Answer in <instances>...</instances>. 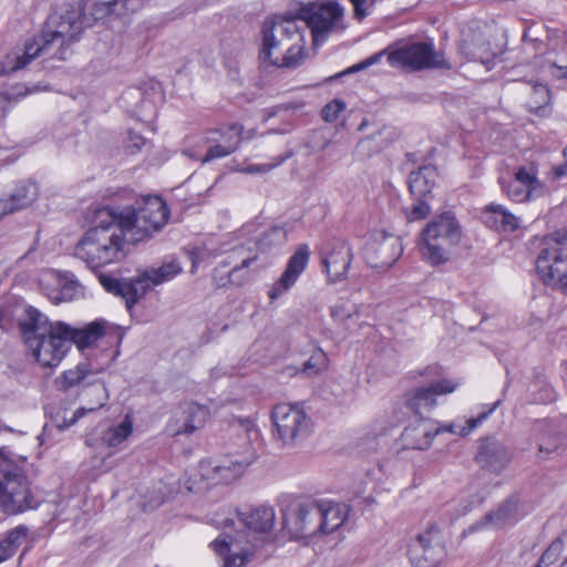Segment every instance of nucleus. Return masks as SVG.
Wrapping results in <instances>:
<instances>
[{
	"label": "nucleus",
	"mask_w": 567,
	"mask_h": 567,
	"mask_svg": "<svg viewBox=\"0 0 567 567\" xmlns=\"http://www.w3.org/2000/svg\"><path fill=\"white\" fill-rule=\"evenodd\" d=\"M546 238L554 240L558 247L567 251V227L546 236Z\"/></svg>",
	"instance_id": "57"
},
{
	"label": "nucleus",
	"mask_w": 567,
	"mask_h": 567,
	"mask_svg": "<svg viewBox=\"0 0 567 567\" xmlns=\"http://www.w3.org/2000/svg\"><path fill=\"white\" fill-rule=\"evenodd\" d=\"M7 214H10L3 199H0V218Z\"/></svg>",
	"instance_id": "60"
},
{
	"label": "nucleus",
	"mask_w": 567,
	"mask_h": 567,
	"mask_svg": "<svg viewBox=\"0 0 567 567\" xmlns=\"http://www.w3.org/2000/svg\"><path fill=\"white\" fill-rule=\"evenodd\" d=\"M28 93L29 90L20 85L0 92V118L4 117L7 113L8 103L17 101L19 97L25 96Z\"/></svg>",
	"instance_id": "43"
},
{
	"label": "nucleus",
	"mask_w": 567,
	"mask_h": 567,
	"mask_svg": "<svg viewBox=\"0 0 567 567\" xmlns=\"http://www.w3.org/2000/svg\"><path fill=\"white\" fill-rule=\"evenodd\" d=\"M243 127L239 124H230L212 128L205 132L203 141L205 144L230 145L239 147L241 143Z\"/></svg>",
	"instance_id": "30"
},
{
	"label": "nucleus",
	"mask_w": 567,
	"mask_h": 567,
	"mask_svg": "<svg viewBox=\"0 0 567 567\" xmlns=\"http://www.w3.org/2000/svg\"><path fill=\"white\" fill-rule=\"evenodd\" d=\"M564 155H565V157H567V146L564 150Z\"/></svg>",
	"instance_id": "64"
},
{
	"label": "nucleus",
	"mask_w": 567,
	"mask_h": 567,
	"mask_svg": "<svg viewBox=\"0 0 567 567\" xmlns=\"http://www.w3.org/2000/svg\"><path fill=\"white\" fill-rule=\"evenodd\" d=\"M512 460L509 449L494 437L481 441L475 461L481 468L494 474L502 473Z\"/></svg>",
	"instance_id": "20"
},
{
	"label": "nucleus",
	"mask_w": 567,
	"mask_h": 567,
	"mask_svg": "<svg viewBox=\"0 0 567 567\" xmlns=\"http://www.w3.org/2000/svg\"><path fill=\"white\" fill-rule=\"evenodd\" d=\"M92 22L81 4H63L47 18L38 37L27 41L23 49L9 52L2 63L1 73L9 74L24 69L34 59L66 61L74 53L85 29Z\"/></svg>",
	"instance_id": "2"
},
{
	"label": "nucleus",
	"mask_w": 567,
	"mask_h": 567,
	"mask_svg": "<svg viewBox=\"0 0 567 567\" xmlns=\"http://www.w3.org/2000/svg\"><path fill=\"white\" fill-rule=\"evenodd\" d=\"M208 148L205 156L202 158V163H208L218 158H224L226 156L235 153L239 147L230 146V145H217V144H207Z\"/></svg>",
	"instance_id": "45"
},
{
	"label": "nucleus",
	"mask_w": 567,
	"mask_h": 567,
	"mask_svg": "<svg viewBox=\"0 0 567 567\" xmlns=\"http://www.w3.org/2000/svg\"><path fill=\"white\" fill-rule=\"evenodd\" d=\"M257 255H254L251 257H247L243 259L240 265L234 267L229 271V281L235 285H241L244 280L246 279L245 274L243 272L246 268H248L254 261H256Z\"/></svg>",
	"instance_id": "50"
},
{
	"label": "nucleus",
	"mask_w": 567,
	"mask_h": 567,
	"mask_svg": "<svg viewBox=\"0 0 567 567\" xmlns=\"http://www.w3.org/2000/svg\"><path fill=\"white\" fill-rule=\"evenodd\" d=\"M56 281L58 289L53 293L48 295L54 303L70 301L79 292L80 285L74 280H66L56 277Z\"/></svg>",
	"instance_id": "39"
},
{
	"label": "nucleus",
	"mask_w": 567,
	"mask_h": 567,
	"mask_svg": "<svg viewBox=\"0 0 567 567\" xmlns=\"http://www.w3.org/2000/svg\"><path fill=\"white\" fill-rule=\"evenodd\" d=\"M91 373L89 365L79 364L75 369L64 371L60 380V389L68 391L70 388L80 384Z\"/></svg>",
	"instance_id": "40"
},
{
	"label": "nucleus",
	"mask_w": 567,
	"mask_h": 567,
	"mask_svg": "<svg viewBox=\"0 0 567 567\" xmlns=\"http://www.w3.org/2000/svg\"><path fill=\"white\" fill-rule=\"evenodd\" d=\"M408 555L414 567H436L445 556L439 527L431 525L419 534L409 544Z\"/></svg>",
	"instance_id": "16"
},
{
	"label": "nucleus",
	"mask_w": 567,
	"mask_h": 567,
	"mask_svg": "<svg viewBox=\"0 0 567 567\" xmlns=\"http://www.w3.org/2000/svg\"><path fill=\"white\" fill-rule=\"evenodd\" d=\"M223 533L210 543L214 551L223 558V567H244L250 561L254 551L250 547H243L239 551H233V546L240 545L244 542L245 535L241 533L231 534L229 528L235 526L233 518H224L215 522Z\"/></svg>",
	"instance_id": "15"
},
{
	"label": "nucleus",
	"mask_w": 567,
	"mask_h": 567,
	"mask_svg": "<svg viewBox=\"0 0 567 567\" xmlns=\"http://www.w3.org/2000/svg\"><path fill=\"white\" fill-rule=\"evenodd\" d=\"M484 225L499 233L511 234L520 227V218L501 204H489L481 212Z\"/></svg>",
	"instance_id": "26"
},
{
	"label": "nucleus",
	"mask_w": 567,
	"mask_h": 567,
	"mask_svg": "<svg viewBox=\"0 0 567 567\" xmlns=\"http://www.w3.org/2000/svg\"><path fill=\"white\" fill-rule=\"evenodd\" d=\"M99 279L106 291L125 300L127 310H131L145 296V281L138 280L137 277L130 280H120L109 275H100Z\"/></svg>",
	"instance_id": "24"
},
{
	"label": "nucleus",
	"mask_w": 567,
	"mask_h": 567,
	"mask_svg": "<svg viewBox=\"0 0 567 567\" xmlns=\"http://www.w3.org/2000/svg\"><path fill=\"white\" fill-rule=\"evenodd\" d=\"M89 391H90V393H92L96 398L95 405L90 406V408H79L74 412L72 419L69 422H65V423L59 425L60 429H66V427H69L71 425H73L86 412L96 411V410H99V409H101L102 406L105 405V403L107 401V392H106V386H105V384L103 382H101V381L92 382L90 384Z\"/></svg>",
	"instance_id": "35"
},
{
	"label": "nucleus",
	"mask_w": 567,
	"mask_h": 567,
	"mask_svg": "<svg viewBox=\"0 0 567 567\" xmlns=\"http://www.w3.org/2000/svg\"><path fill=\"white\" fill-rule=\"evenodd\" d=\"M127 141H128L127 147L131 148L132 152L141 151L146 142V140L142 135H140L133 131L128 132Z\"/></svg>",
	"instance_id": "56"
},
{
	"label": "nucleus",
	"mask_w": 567,
	"mask_h": 567,
	"mask_svg": "<svg viewBox=\"0 0 567 567\" xmlns=\"http://www.w3.org/2000/svg\"><path fill=\"white\" fill-rule=\"evenodd\" d=\"M367 125H368V121H367V120H363V121L360 123V125H359L358 130H359V131H363V130L365 128V126H367Z\"/></svg>",
	"instance_id": "62"
},
{
	"label": "nucleus",
	"mask_w": 567,
	"mask_h": 567,
	"mask_svg": "<svg viewBox=\"0 0 567 567\" xmlns=\"http://www.w3.org/2000/svg\"><path fill=\"white\" fill-rule=\"evenodd\" d=\"M25 344L35 361L45 368L58 367L74 343L79 350L93 347L105 333L104 321H93L76 329L62 321H50L33 307L19 321Z\"/></svg>",
	"instance_id": "3"
},
{
	"label": "nucleus",
	"mask_w": 567,
	"mask_h": 567,
	"mask_svg": "<svg viewBox=\"0 0 567 567\" xmlns=\"http://www.w3.org/2000/svg\"><path fill=\"white\" fill-rule=\"evenodd\" d=\"M309 247L307 245H300L289 258L287 267L280 278L270 288L268 296L271 300L279 298L296 284L309 262Z\"/></svg>",
	"instance_id": "22"
},
{
	"label": "nucleus",
	"mask_w": 567,
	"mask_h": 567,
	"mask_svg": "<svg viewBox=\"0 0 567 567\" xmlns=\"http://www.w3.org/2000/svg\"><path fill=\"white\" fill-rule=\"evenodd\" d=\"M289 154L285 156H279L275 163H267V164H259V165H249L245 172L249 174H256V173H267L280 164H282L285 161L289 158Z\"/></svg>",
	"instance_id": "54"
},
{
	"label": "nucleus",
	"mask_w": 567,
	"mask_h": 567,
	"mask_svg": "<svg viewBox=\"0 0 567 567\" xmlns=\"http://www.w3.org/2000/svg\"><path fill=\"white\" fill-rule=\"evenodd\" d=\"M117 16L134 13L142 9L147 0H118Z\"/></svg>",
	"instance_id": "53"
},
{
	"label": "nucleus",
	"mask_w": 567,
	"mask_h": 567,
	"mask_svg": "<svg viewBox=\"0 0 567 567\" xmlns=\"http://www.w3.org/2000/svg\"><path fill=\"white\" fill-rule=\"evenodd\" d=\"M370 249L375 255V266L389 268L401 257L403 245L399 236L381 231Z\"/></svg>",
	"instance_id": "25"
},
{
	"label": "nucleus",
	"mask_w": 567,
	"mask_h": 567,
	"mask_svg": "<svg viewBox=\"0 0 567 567\" xmlns=\"http://www.w3.org/2000/svg\"><path fill=\"white\" fill-rule=\"evenodd\" d=\"M320 504V520L319 533L330 534L338 529L346 520V507L339 504L329 502H319Z\"/></svg>",
	"instance_id": "29"
},
{
	"label": "nucleus",
	"mask_w": 567,
	"mask_h": 567,
	"mask_svg": "<svg viewBox=\"0 0 567 567\" xmlns=\"http://www.w3.org/2000/svg\"><path fill=\"white\" fill-rule=\"evenodd\" d=\"M536 271L546 286L557 289L567 288V251L545 237L536 259Z\"/></svg>",
	"instance_id": "13"
},
{
	"label": "nucleus",
	"mask_w": 567,
	"mask_h": 567,
	"mask_svg": "<svg viewBox=\"0 0 567 567\" xmlns=\"http://www.w3.org/2000/svg\"><path fill=\"white\" fill-rule=\"evenodd\" d=\"M555 68L558 69L559 73L557 74L558 78L567 79V66H558L554 64Z\"/></svg>",
	"instance_id": "59"
},
{
	"label": "nucleus",
	"mask_w": 567,
	"mask_h": 567,
	"mask_svg": "<svg viewBox=\"0 0 567 567\" xmlns=\"http://www.w3.org/2000/svg\"><path fill=\"white\" fill-rule=\"evenodd\" d=\"M560 567H567V560H566V561H564V563L560 565Z\"/></svg>",
	"instance_id": "63"
},
{
	"label": "nucleus",
	"mask_w": 567,
	"mask_h": 567,
	"mask_svg": "<svg viewBox=\"0 0 567 567\" xmlns=\"http://www.w3.org/2000/svg\"><path fill=\"white\" fill-rule=\"evenodd\" d=\"M21 457L16 461L0 451V509L10 515L37 509L42 503L38 488L32 487Z\"/></svg>",
	"instance_id": "5"
},
{
	"label": "nucleus",
	"mask_w": 567,
	"mask_h": 567,
	"mask_svg": "<svg viewBox=\"0 0 567 567\" xmlns=\"http://www.w3.org/2000/svg\"><path fill=\"white\" fill-rule=\"evenodd\" d=\"M305 31L291 12L266 18L261 27L260 61L277 68H298L307 56Z\"/></svg>",
	"instance_id": "4"
},
{
	"label": "nucleus",
	"mask_w": 567,
	"mask_h": 567,
	"mask_svg": "<svg viewBox=\"0 0 567 567\" xmlns=\"http://www.w3.org/2000/svg\"><path fill=\"white\" fill-rule=\"evenodd\" d=\"M209 415L205 405L189 402L181 408L179 413L173 416L167 425L173 436L190 435L204 426Z\"/></svg>",
	"instance_id": "21"
},
{
	"label": "nucleus",
	"mask_w": 567,
	"mask_h": 567,
	"mask_svg": "<svg viewBox=\"0 0 567 567\" xmlns=\"http://www.w3.org/2000/svg\"><path fill=\"white\" fill-rule=\"evenodd\" d=\"M27 533V527L20 525L0 535V564L13 556Z\"/></svg>",
	"instance_id": "34"
},
{
	"label": "nucleus",
	"mask_w": 567,
	"mask_h": 567,
	"mask_svg": "<svg viewBox=\"0 0 567 567\" xmlns=\"http://www.w3.org/2000/svg\"><path fill=\"white\" fill-rule=\"evenodd\" d=\"M346 109V103L341 100H332L321 110L323 121L331 123L336 121L339 114Z\"/></svg>",
	"instance_id": "49"
},
{
	"label": "nucleus",
	"mask_w": 567,
	"mask_h": 567,
	"mask_svg": "<svg viewBox=\"0 0 567 567\" xmlns=\"http://www.w3.org/2000/svg\"><path fill=\"white\" fill-rule=\"evenodd\" d=\"M555 173L557 176L567 175V162L565 163V165L556 167Z\"/></svg>",
	"instance_id": "58"
},
{
	"label": "nucleus",
	"mask_w": 567,
	"mask_h": 567,
	"mask_svg": "<svg viewBox=\"0 0 567 567\" xmlns=\"http://www.w3.org/2000/svg\"><path fill=\"white\" fill-rule=\"evenodd\" d=\"M344 10L334 1L299 3L295 18L306 23L312 33L313 43L317 45L324 41L328 33L343 28L341 25Z\"/></svg>",
	"instance_id": "8"
},
{
	"label": "nucleus",
	"mask_w": 567,
	"mask_h": 567,
	"mask_svg": "<svg viewBox=\"0 0 567 567\" xmlns=\"http://www.w3.org/2000/svg\"><path fill=\"white\" fill-rule=\"evenodd\" d=\"M503 192L509 199L524 203L533 199L542 190V184L534 168L519 167L508 183L499 179Z\"/></svg>",
	"instance_id": "19"
},
{
	"label": "nucleus",
	"mask_w": 567,
	"mask_h": 567,
	"mask_svg": "<svg viewBox=\"0 0 567 567\" xmlns=\"http://www.w3.org/2000/svg\"><path fill=\"white\" fill-rule=\"evenodd\" d=\"M133 432V422L128 415L117 425L107 429L102 441L110 447L121 445Z\"/></svg>",
	"instance_id": "37"
},
{
	"label": "nucleus",
	"mask_w": 567,
	"mask_h": 567,
	"mask_svg": "<svg viewBox=\"0 0 567 567\" xmlns=\"http://www.w3.org/2000/svg\"><path fill=\"white\" fill-rule=\"evenodd\" d=\"M4 319H6L4 310L2 308H0V328L3 330L7 329V327L4 326Z\"/></svg>",
	"instance_id": "61"
},
{
	"label": "nucleus",
	"mask_w": 567,
	"mask_h": 567,
	"mask_svg": "<svg viewBox=\"0 0 567 567\" xmlns=\"http://www.w3.org/2000/svg\"><path fill=\"white\" fill-rule=\"evenodd\" d=\"M382 136L385 137V141L378 143V151L382 150L383 147H386L394 140L395 132H394L393 127L383 126L378 133L362 140L360 142V145H364L365 143L371 142V141L378 142V140Z\"/></svg>",
	"instance_id": "52"
},
{
	"label": "nucleus",
	"mask_w": 567,
	"mask_h": 567,
	"mask_svg": "<svg viewBox=\"0 0 567 567\" xmlns=\"http://www.w3.org/2000/svg\"><path fill=\"white\" fill-rule=\"evenodd\" d=\"M330 311L331 317L338 321L350 319L353 315L357 313L355 306L346 301L337 302L330 308Z\"/></svg>",
	"instance_id": "48"
},
{
	"label": "nucleus",
	"mask_w": 567,
	"mask_h": 567,
	"mask_svg": "<svg viewBox=\"0 0 567 567\" xmlns=\"http://www.w3.org/2000/svg\"><path fill=\"white\" fill-rule=\"evenodd\" d=\"M462 239V227L454 215L447 210L434 216L422 229L419 237V250L423 260L432 266L445 264Z\"/></svg>",
	"instance_id": "6"
},
{
	"label": "nucleus",
	"mask_w": 567,
	"mask_h": 567,
	"mask_svg": "<svg viewBox=\"0 0 567 567\" xmlns=\"http://www.w3.org/2000/svg\"><path fill=\"white\" fill-rule=\"evenodd\" d=\"M321 265L329 282L336 284L347 278L353 259L352 248L347 240L334 238L321 249Z\"/></svg>",
	"instance_id": "17"
},
{
	"label": "nucleus",
	"mask_w": 567,
	"mask_h": 567,
	"mask_svg": "<svg viewBox=\"0 0 567 567\" xmlns=\"http://www.w3.org/2000/svg\"><path fill=\"white\" fill-rule=\"evenodd\" d=\"M550 92L545 84L535 83L532 86L530 97L526 102L527 110L537 116H548L551 112Z\"/></svg>",
	"instance_id": "33"
},
{
	"label": "nucleus",
	"mask_w": 567,
	"mask_h": 567,
	"mask_svg": "<svg viewBox=\"0 0 567 567\" xmlns=\"http://www.w3.org/2000/svg\"><path fill=\"white\" fill-rule=\"evenodd\" d=\"M169 209L159 196H145L134 206L96 208L92 226L74 248V256L93 270L125 257V244L151 238L168 221Z\"/></svg>",
	"instance_id": "1"
},
{
	"label": "nucleus",
	"mask_w": 567,
	"mask_h": 567,
	"mask_svg": "<svg viewBox=\"0 0 567 567\" xmlns=\"http://www.w3.org/2000/svg\"><path fill=\"white\" fill-rule=\"evenodd\" d=\"M437 177L439 174L435 166L424 165L419 167V169L412 172L409 177L411 194L415 198L429 196L436 185Z\"/></svg>",
	"instance_id": "28"
},
{
	"label": "nucleus",
	"mask_w": 567,
	"mask_h": 567,
	"mask_svg": "<svg viewBox=\"0 0 567 567\" xmlns=\"http://www.w3.org/2000/svg\"><path fill=\"white\" fill-rule=\"evenodd\" d=\"M518 519V498L515 495L507 497L498 507L488 512L482 522L481 526L491 525L493 527H503L512 525Z\"/></svg>",
	"instance_id": "27"
},
{
	"label": "nucleus",
	"mask_w": 567,
	"mask_h": 567,
	"mask_svg": "<svg viewBox=\"0 0 567 567\" xmlns=\"http://www.w3.org/2000/svg\"><path fill=\"white\" fill-rule=\"evenodd\" d=\"M208 148L205 156L202 158V163H208L218 158H224L226 156L235 153L239 147L230 146V145H217V144H207Z\"/></svg>",
	"instance_id": "44"
},
{
	"label": "nucleus",
	"mask_w": 567,
	"mask_h": 567,
	"mask_svg": "<svg viewBox=\"0 0 567 567\" xmlns=\"http://www.w3.org/2000/svg\"><path fill=\"white\" fill-rule=\"evenodd\" d=\"M38 197V187L33 183H19L9 198L3 199L10 214L31 205Z\"/></svg>",
	"instance_id": "31"
},
{
	"label": "nucleus",
	"mask_w": 567,
	"mask_h": 567,
	"mask_svg": "<svg viewBox=\"0 0 567 567\" xmlns=\"http://www.w3.org/2000/svg\"><path fill=\"white\" fill-rule=\"evenodd\" d=\"M563 542L558 538L551 542V544L540 556L536 567H548L555 563L563 550Z\"/></svg>",
	"instance_id": "46"
},
{
	"label": "nucleus",
	"mask_w": 567,
	"mask_h": 567,
	"mask_svg": "<svg viewBox=\"0 0 567 567\" xmlns=\"http://www.w3.org/2000/svg\"><path fill=\"white\" fill-rule=\"evenodd\" d=\"M182 271L181 265L176 260L163 264L156 269L145 270L137 276L138 280L145 281V293L152 286L161 285L173 279Z\"/></svg>",
	"instance_id": "32"
},
{
	"label": "nucleus",
	"mask_w": 567,
	"mask_h": 567,
	"mask_svg": "<svg viewBox=\"0 0 567 567\" xmlns=\"http://www.w3.org/2000/svg\"><path fill=\"white\" fill-rule=\"evenodd\" d=\"M388 62L392 68L409 72L450 68L443 54L435 51L431 41L396 43L392 47V51H389Z\"/></svg>",
	"instance_id": "7"
},
{
	"label": "nucleus",
	"mask_w": 567,
	"mask_h": 567,
	"mask_svg": "<svg viewBox=\"0 0 567 567\" xmlns=\"http://www.w3.org/2000/svg\"><path fill=\"white\" fill-rule=\"evenodd\" d=\"M326 360L327 359L324 352L322 350H317L303 363L301 372L307 377H315L324 369Z\"/></svg>",
	"instance_id": "41"
},
{
	"label": "nucleus",
	"mask_w": 567,
	"mask_h": 567,
	"mask_svg": "<svg viewBox=\"0 0 567 567\" xmlns=\"http://www.w3.org/2000/svg\"><path fill=\"white\" fill-rule=\"evenodd\" d=\"M424 198L425 197L415 198L416 203L413 204L411 209L406 212V218L410 221L424 219L431 213L430 205Z\"/></svg>",
	"instance_id": "47"
},
{
	"label": "nucleus",
	"mask_w": 567,
	"mask_h": 567,
	"mask_svg": "<svg viewBox=\"0 0 567 567\" xmlns=\"http://www.w3.org/2000/svg\"><path fill=\"white\" fill-rule=\"evenodd\" d=\"M528 391L535 403L547 404L556 399L553 386L547 382L545 375L540 373H537L529 383Z\"/></svg>",
	"instance_id": "36"
},
{
	"label": "nucleus",
	"mask_w": 567,
	"mask_h": 567,
	"mask_svg": "<svg viewBox=\"0 0 567 567\" xmlns=\"http://www.w3.org/2000/svg\"><path fill=\"white\" fill-rule=\"evenodd\" d=\"M281 514L282 529L291 539L306 538L319 533V502L292 503L286 506Z\"/></svg>",
	"instance_id": "12"
},
{
	"label": "nucleus",
	"mask_w": 567,
	"mask_h": 567,
	"mask_svg": "<svg viewBox=\"0 0 567 567\" xmlns=\"http://www.w3.org/2000/svg\"><path fill=\"white\" fill-rule=\"evenodd\" d=\"M457 385V382L444 379L432 382L427 386L413 389L405 394V405L415 414L421 415L423 410H430L436 405L437 395L452 393Z\"/></svg>",
	"instance_id": "18"
},
{
	"label": "nucleus",
	"mask_w": 567,
	"mask_h": 567,
	"mask_svg": "<svg viewBox=\"0 0 567 567\" xmlns=\"http://www.w3.org/2000/svg\"><path fill=\"white\" fill-rule=\"evenodd\" d=\"M237 523L229 528L231 534L241 533L245 535L244 542L255 548L268 537L275 524V509L270 506H258L249 511H236Z\"/></svg>",
	"instance_id": "14"
},
{
	"label": "nucleus",
	"mask_w": 567,
	"mask_h": 567,
	"mask_svg": "<svg viewBox=\"0 0 567 567\" xmlns=\"http://www.w3.org/2000/svg\"><path fill=\"white\" fill-rule=\"evenodd\" d=\"M271 420L284 446H295L310 433L311 419L298 404H277L272 409Z\"/></svg>",
	"instance_id": "9"
},
{
	"label": "nucleus",
	"mask_w": 567,
	"mask_h": 567,
	"mask_svg": "<svg viewBox=\"0 0 567 567\" xmlns=\"http://www.w3.org/2000/svg\"><path fill=\"white\" fill-rule=\"evenodd\" d=\"M536 429L538 431V453L542 457H555L567 446V435L557 422L540 421L537 423Z\"/></svg>",
	"instance_id": "23"
},
{
	"label": "nucleus",
	"mask_w": 567,
	"mask_h": 567,
	"mask_svg": "<svg viewBox=\"0 0 567 567\" xmlns=\"http://www.w3.org/2000/svg\"><path fill=\"white\" fill-rule=\"evenodd\" d=\"M353 6V14L354 18L359 21L363 20L368 16L367 6L370 2L373 3V0H349Z\"/></svg>",
	"instance_id": "55"
},
{
	"label": "nucleus",
	"mask_w": 567,
	"mask_h": 567,
	"mask_svg": "<svg viewBox=\"0 0 567 567\" xmlns=\"http://www.w3.org/2000/svg\"><path fill=\"white\" fill-rule=\"evenodd\" d=\"M287 240V231L284 227L274 226L261 234L257 245L261 251H267L275 246H281Z\"/></svg>",
	"instance_id": "38"
},
{
	"label": "nucleus",
	"mask_w": 567,
	"mask_h": 567,
	"mask_svg": "<svg viewBox=\"0 0 567 567\" xmlns=\"http://www.w3.org/2000/svg\"><path fill=\"white\" fill-rule=\"evenodd\" d=\"M118 6H120L118 0L95 3L92 8L91 14H87V17L91 19L92 25L94 24L95 21L104 19L105 17H107L110 14L117 16V7Z\"/></svg>",
	"instance_id": "42"
},
{
	"label": "nucleus",
	"mask_w": 567,
	"mask_h": 567,
	"mask_svg": "<svg viewBox=\"0 0 567 567\" xmlns=\"http://www.w3.org/2000/svg\"><path fill=\"white\" fill-rule=\"evenodd\" d=\"M501 403L502 400L499 399L493 404L488 405L487 409L478 413L476 417H470L465 420L463 424L455 422L444 427H437L434 433L425 429L422 424L409 425L404 429L402 437L410 445V447L416 450H425L431 445L433 437L442 431L450 432L460 436H466L480 424H482V422L485 421L501 405Z\"/></svg>",
	"instance_id": "11"
},
{
	"label": "nucleus",
	"mask_w": 567,
	"mask_h": 567,
	"mask_svg": "<svg viewBox=\"0 0 567 567\" xmlns=\"http://www.w3.org/2000/svg\"><path fill=\"white\" fill-rule=\"evenodd\" d=\"M241 429L244 434L238 437L240 449L229 453L225 460L214 466L216 478L219 482L228 484L237 480L257 457L256 449L252 446L251 441L252 436H258V431L249 420L241 423Z\"/></svg>",
	"instance_id": "10"
},
{
	"label": "nucleus",
	"mask_w": 567,
	"mask_h": 567,
	"mask_svg": "<svg viewBox=\"0 0 567 567\" xmlns=\"http://www.w3.org/2000/svg\"><path fill=\"white\" fill-rule=\"evenodd\" d=\"M389 51H392V47L391 48H386V49H384V50H382L380 52H377L373 55L369 56L368 59H365V60H363V61H361V62H359V63L348 68L346 70V73H355V72H359V71L368 69L369 66L378 63L383 55L389 56Z\"/></svg>",
	"instance_id": "51"
}]
</instances>
